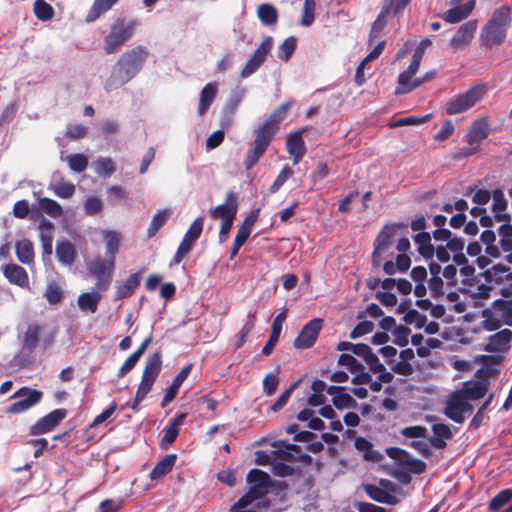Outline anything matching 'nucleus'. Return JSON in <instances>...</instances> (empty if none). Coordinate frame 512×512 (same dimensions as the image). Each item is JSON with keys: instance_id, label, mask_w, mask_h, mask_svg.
I'll return each mask as SVG.
<instances>
[{"instance_id": "nucleus-64", "label": "nucleus", "mask_w": 512, "mask_h": 512, "mask_svg": "<svg viewBox=\"0 0 512 512\" xmlns=\"http://www.w3.org/2000/svg\"><path fill=\"white\" fill-rule=\"evenodd\" d=\"M251 497V494H245L230 508V512H251L249 506L255 501Z\"/></svg>"}, {"instance_id": "nucleus-37", "label": "nucleus", "mask_w": 512, "mask_h": 512, "mask_svg": "<svg viewBox=\"0 0 512 512\" xmlns=\"http://www.w3.org/2000/svg\"><path fill=\"white\" fill-rule=\"evenodd\" d=\"M434 436L430 438V443L438 449L446 446V440L452 437L450 428L442 423L434 424L432 427Z\"/></svg>"}, {"instance_id": "nucleus-16", "label": "nucleus", "mask_w": 512, "mask_h": 512, "mask_svg": "<svg viewBox=\"0 0 512 512\" xmlns=\"http://www.w3.org/2000/svg\"><path fill=\"white\" fill-rule=\"evenodd\" d=\"M478 27L477 20H469L463 23L452 36L449 46L452 51L465 49L470 45Z\"/></svg>"}, {"instance_id": "nucleus-15", "label": "nucleus", "mask_w": 512, "mask_h": 512, "mask_svg": "<svg viewBox=\"0 0 512 512\" xmlns=\"http://www.w3.org/2000/svg\"><path fill=\"white\" fill-rule=\"evenodd\" d=\"M462 291L475 300H486L491 297L492 285L485 279L484 272L471 278L469 281H462Z\"/></svg>"}, {"instance_id": "nucleus-51", "label": "nucleus", "mask_w": 512, "mask_h": 512, "mask_svg": "<svg viewBox=\"0 0 512 512\" xmlns=\"http://www.w3.org/2000/svg\"><path fill=\"white\" fill-rule=\"evenodd\" d=\"M57 197L68 199L75 193V185L69 182L60 181L50 184L48 187Z\"/></svg>"}, {"instance_id": "nucleus-36", "label": "nucleus", "mask_w": 512, "mask_h": 512, "mask_svg": "<svg viewBox=\"0 0 512 512\" xmlns=\"http://www.w3.org/2000/svg\"><path fill=\"white\" fill-rule=\"evenodd\" d=\"M41 327L36 325V324H32V325H29L27 330L25 331L24 335H23V340H22V349L24 351H27V352H32L38 345L39 343V337H40V334H41Z\"/></svg>"}, {"instance_id": "nucleus-22", "label": "nucleus", "mask_w": 512, "mask_h": 512, "mask_svg": "<svg viewBox=\"0 0 512 512\" xmlns=\"http://www.w3.org/2000/svg\"><path fill=\"white\" fill-rule=\"evenodd\" d=\"M302 134V130L291 133L286 142V148L292 157L293 164H298L306 153V146Z\"/></svg>"}, {"instance_id": "nucleus-31", "label": "nucleus", "mask_w": 512, "mask_h": 512, "mask_svg": "<svg viewBox=\"0 0 512 512\" xmlns=\"http://www.w3.org/2000/svg\"><path fill=\"white\" fill-rule=\"evenodd\" d=\"M493 206L492 212L494 219L497 222L510 221V217L505 213L507 209V200L504 197L503 191L496 189L492 192Z\"/></svg>"}, {"instance_id": "nucleus-50", "label": "nucleus", "mask_w": 512, "mask_h": 512, "mask_svg": "<svg viewBox=\"0 0 512 512\" xmlns=\"http://www.w3.org/2000/svg\"><path fill=\"white\" fill-rule=\"evenodd\" d=\"M257 15L264 25H273L278 19V12L276 8L268 3L261 4L258 7Z\"/></svg>"}, {"instance_id": "nucleus-43", "label": "nucleus", "mask_w": 512, "mask_h": 512, "mask_svg": "<svg viewBox=\"0 0 512 512\" xmlns=\"http://www.w3.org/2000/svg\"><path fill=\"white\" fill-rule=\"evenodd\" d=\"M100 299L101 295L98 292L92 291L79 295L77 303L82 311H90L91 313H95L97 311Z\"/></svg>"}, {"instance_id": "nucleus-48", "label": "nucleus", "mask_w": 512, "mask_h": 512, "mask_svg": "<svg viewBox=\"0 0 512 512\" xmlns=\"http://www.w3.org/2000/svg\"><path fill=\"white\" fill-rule=\"evenodd\" d=\"M39 209L48 216L57 219L63 215L62 206L55 200L47 197L38 200Z\"/></svg>"}, {"instance_id": "nucleus-32", "label": "nucleus", "mask_w": 512, "mask_h": 512, "mask_svg": "<svg viewBox=\"0 0 512 512\" xmlns=\"http://www.w3.org/2000/svg\"><path fill=\"white\" fill-rule=\"evenodd\" d=\"M217 92L218 88L215 82H210L206 84L204 88L201 90L198 105V114L200 116L206 113V111L216 98Z\"/></svg>"}, {"instance_id": "nucleus-12", "label": "nucleus", "mask_w": 512, "mask_h": 512, "mask_svg": "<svg viewBox=\"0 0 512 512\" xmlns=\"http://www.w3.org/2000/svg\"><path fill=\"white\" fill-rule=\"evenodd\" d=\"M147 56V49L139 46L125 52L116 63L127 71L131 78H134L141 70Z\"/></svg>"}, {"instance_id": "nucleus-28", "label": "nucleus", "mask_w": 512, "mask_h": 512, "mask_svg": "<svg viewBox=\"0 0 512 512\" xmlns=\"http://www.w3.org/2000/svg\"><path fill=\"white\" fill-rule=\"evenodd\" d=\"M286 317H287V311H282L280 314H278L275 317L273 324H272V329H271L269 339L262 349V354L264 356H268L271 354L274 346L276 345V343L279 339V336H280V333L282 330V325H283V322L285 321Z\"/></svg>"}, {"instance_id": "nucleus-2", "label": "nucleus", "mask_w": 512, "mask_h": 512, "mask_svg": "<svg viewBox=\"0 0 512 512\" xmlns=\"http://www.w3.org/2000/svg\"><path fill=\"white\" fill-rule=\"evenodd\" d=\"M511 22V9L508 6H501L495 9L488 22L480 31V46L485 49L501 46L505 42Z\"/></svg>"}, {"instance_id": "nucleus-55", "label": "nucleus", "mask_w": 512, "mask_h": 512, "mask_svg": "<svg viewBox=\"0 0 512 512\" xmlns=\"http://www.w3.org/2000/svg\"><path fill=\"white\" fill-rule=\"evenodd\" d=\"M34 13L38 19L47 21L52 18L54 11L44 0H36L34 3Z\"/></svg>"}, {"instance_id": "nucleus-20", "label": "nucleus", "mask_w": 512, "mask_h": 512, "mask_svg": "<svg viewBox=\"0 0 512 512\" xmlns=\"http://www.w3.org/2000/svg\"><path fill=\"white\" fill-rule=\"evenodd\" d=\"M247 481L250 484V490L247 494H251L252 500H258L266 492L271 485L269 475L259 469H252L247 475Z\"/></svg>"}, {"instance_id": "nucleus-18", "label": "nucleus", "mask_w": 512, "mask_h": 512, "mask_svg": "<svg viewBox=\"0 0 512 512\" xmlns=\"http://www.w3.org/2000/svg\"><path fill=\"white\" fill-rule=\"evenodd\" d=\"M237 198L233 192L226 195L225 202L209 209V216L221 222L234 220L237 213Z\"/></svg>"}, {"instance_id": "nucleus-62", "label": "nucleus", "mask_w": 512, "mask_h": 512, "mask_svg": "<svg viewBox=\"0 0 512 512\" xmlns=\"http://www.w3.org/2000/svg\"><path fill=\"white\" fill-rule=\"evenodd\" d=\"M512 499V490H503L497 494L489 504L491 510H498Z\"/></svg>"}, {"instance_id": "nucleus-60", "label": "nucleus", "mask_w": 512, "mask_h": 512, "mask_svg": "<svg viewBox=\"0 0 512 512\" xmlns=\"http://www.w3.org/2000/svg\"><path fill=\"white\" fill-rule=\"evenodd\" d=\"M299 385V381H296L294 383H292L282 394L281 396L277 399V401L272 405L271 407V410L273 412H278L279 410H281L288 402V400L290 399L293 391L298 387Z\"/></svg>"}, {"instance_id": "nucleus-24", "label": "nucleus", "mask_w": 512, "mask_h": 512, "mask_svg": "<svg viewBox=\"0 0 512 512\" xmlns=\"http://www.w3.org/2000/svg\"><path fill=\"white\" fill-rule=\"evenodd\" d=\"M186 418L185 413H181L175 418L169 421V424L163 430V437L161 439L160 445L163 449H167L171 444L176 440L181 425L184 423Z\"/></svg>"}, {"instance_id": "nucleus-53", "label": "nucleus", "mask_w": 512, "mask_h": 512, "mask_svg": "<svg viewBox=\"0 0 512 512\" xmlns=\"http://www.w3.org/2000/svg\"><path fill=\"white\" fill-rule=\"evenodd\" d=\"M69 168L77 173L83 172L88 166V158L83 154H70L65 158Z\"/></svg>"}, {"instance_id": "nucleus-19", "label": "nucleus", "mask_w": 512, "mask_h": 512, "mask_svg": "<svg viewBox=\"0 0 512 512\" xmlns=\"http://www.w3.org/2000/svg\"><path fill=\"white\" fill-rule=\"evenodd\" d=\"M65 409H55L38 422H36L30 429L32 435H42L54 430L59 423L66 417Z\"/></svg>"}, {"instance_id": "nucleus-9", "label": "nucleus", "mask_w": 512, "mask_h": 512, "mask_svg": "<svg viewBox=\"0 0 512 512\" xmlns=\"http://www.w3.org/2000/svg\"><path fill=\"white\" fill-rule=\"evenodd\" d=\"M115 261L111 258H96L89 265V272L97 279L98 290L106 291L110 286L114 271Z\"/></svg>"}, {"instance_id": "nucleus-3", "label": "nucleus", "mask_w": 512, "mask_h": 512, "mask_svg": "<svg viewBox=\"0 0 512 512\" xmlns=\"http://www.w3.org/2000/svg\"><path fill=\"white\" fill-rule=\"evenodd\" d=\"M138 23L136 20L126 21L117 19L110 27L109 34L104 39V50L107 54L118 52L121 47L132 37Z\"/></svg>"}, {"instance_id": "nucleus-33", "label": "nucleus", "mask_w": 512, "mask_h": 512, "mask_svg": "<svg viewBox=\"0 0 512 512\" xmlns=\"http://www.w3.org/2000/svg\"><path fill=\"white\" fill-rule=\"evenodd\" d=\"M192 364L186 365L180 373L174 379L172 385L167 389L163 399H162V407H165L168 403L174 400L177 395L179 387L186 380L189 373L191 372Z\"/></svg>"}, {"instance_id": "nucleus-21", "label": "nucleus", "mask_w": 512, "mask_h": 512, "mask_svg": "<svg viewBox=\"0 0 512 512\" xmlns=\"http://www.w3.org/2000/svg\"><path fill=\"white\" fill-rule=\"evenodd\" d=\"M321 328V319H313L309 321L307 324H305L298 337L295 339L294 346L299 349H306L311 347L316 341Z\"/></svg>"}, {"instance_id": "nucleus-61", "label": "nucleus", "mask_w": 512, "mask_h": 512, "mask_svg": "<svg viewBox=\"0 0 512 512\" xmlns=\"http://www.w3.org/2000/svg\"><path fill=\"white\" fill-rule=\"evenodd\" d=\"M315 6V0H304L302 26L309 27L313 23Z\"/></svg>"}, {"instance_id": "nucleus-44", "label": "nucleus", "mask_w": 512, "mask_h": 512, "mask_svg": "<svg viewBox=\"0 0 512 512\" xmlns=\"http://www.w3.org/2000/svg\"><path fill=\"white\" fill-rule=\"evenodd\" d=\"M16 255L18 260L29 265L34 259L33 244L27 239L17 241L15 244Z\"/></svg>"}, {"instance_id": "nucleus-35", "label": "nucleus", "mask_w": 512, "mask_h": 512, "mask_svg": "<svg viewBox=\"0 0 512 512\" xmlns=\"http://www.w3.org/2000/svg\"><path fill=\"white\" fill-rule=\"evenodd\" d=\"M119 0H94L86 15V22L96 21L103 13L109 11Z\"/></svg>"}, {"instance_id": "nucleus-47", "label": "nucleus", "mask_w": 512, "mask_h": 512, "mask_svg": "<svg viewBox=\"0 0 512 512\" xmlns=\"http://www.w3.org/2000/svg\"><path fill=\"white\" fill-rule=\"evenodd\" d=\"M56 255L58 260L64 265H71L76 257V250L69 241L58 243L56 247Z\"/></svg>"}, {"instance_id": "nucleus-5", "label": "nucleus", "mask_w": 512, "mask_h": 512, "mask_svg": "<svg viewBox=\"0 0 512 512\" xmlns=\"http://www.w3.org/2000/svg\"><path fill=\"white\" fill-rule=\"evenodd\" d=\"M161 357L159 353L151 355L147 361L143 371L142 380L136 391L135 399L132 404V409L136 410L140 402L146 397L150 391L155 379L157 378L161 369Z\"/></svg>"}, {"instance_id": "nucleus-6", "label": "nucleus", "mask_w": 512, "mask_h": 512, "mask_svg": "<svg viewBox=\"0 0 512 512\" xmlns=\"http://www.w3.org/2000/svg\"><path fill=\"white\" fill-rule=\"evenodd\" d=\"M401 224H389L383 227L374 243L373 263L380 265L382 260L391 256L393 239L396 236Z\"/></svg>"}, {"instance_id": "nucleus-10", "label": "nucleus", "mask_w": 512, "mask_h": 512, "mask_svg": "<svg viewBox=\"0 0 512 512\" xmlns=\"http://www.w3.org/2000/svg\"><path fill=\"white\" fill-rule=\"evenodd\" d=\"M42 395L41 391L23 387L13 394L12 398L17 400L7 408V411L12 414L22 413L39 403Z\"/></svg>"}, {"instance_id": "nucleus-30", "label": "nucleus", "mask_w": 512, "mask_h": 512, "mask_svg": "<svg viewBox=\"0 0 512 512\" xmlns=\"http://www.w3.org/2000/svg\"><path fill=\"white\" fill-rule=\"evenodd\" d=\"M7 280L20 287H26L29 283L28 274L25 269L17 264H8L3 269Z\"/></svg>"}, {"instance_id": "nucleus-49", "label": "nucleus", "mask_w": 512, "mask_h": 512, "mask_svg": "<svg viewBox=\"0 0 512 512\" xmlns=\"http://www.w3.org/2000/svg\"><path fill=\"white\" fill-rule=\"evenodd\" d=\"M414 241L418 246L419 253L425 258H431L434 254V247L431 244L430 234L420 232L414 236Z\"/></svg>"}, {"instance_id": "nucleus-58", "label": "nucleus", "mask_w": 512, "mask_h": 512, "mask_svg": "<svg viewBox=\"0 0 512 512\" xmlns=\"http://www.w3.org/2000/svg\"><path fill=\"white\" fill-rule=\"evenodd\" d=\"M96 172L100 176L109 177L115 171L114 163L111 158H98L95 161Z\"/></svg>"}, {"instance_id": "nucleus-23", "label": "nucleus", "mask_w": 512, "mask_h": 512, "mask_svg": "<svg viewBox=\"0 0 512 512\" xmlns=\"http://www.w3.org/2000/svg\"><path fill=\"white\" fill-rule=\"evenodd\" d=\"M475 5V0H469L462 5H453L454 7L447 10L442 15V18L447 23H458L470 16L475 8Z\"/></svg>"}, {"instance_id": "nucleus-45", "label": "nucleus", "mask_w": 512, "mask_h": 512, "mask_svg": "<svg viewBox=\"0 0 512 512\" xmlns=\"http://www.w3.org/2000/svg\"><path fill=\"white\" fill-rule=\"evenodd\" d=\"M106 244V258L113 259L119 250L120 234L116 231L105 230L102 232Z\"/></svg>"}, {"instance_id": "nucleus-54", "label": "nucleus", "mask_w": 512, "mask_h": 512, "mask_svg": "<svg viewBox=\"0 0 512 512\" xmlns=\"http://www.w3.org/2000/svg\"><path fill=\"white\" fill-rule=\"evenodd\" d=\"M355 447L359 451L364 452V457L367 460L376 462L380 459V454L372 450L370 442L362 437H358L355 439Z\"/></svg>"}, {"instance_id": "nucleus-63", "label": "nucleus", "mask_w": 512, "mask_h": 512, "mask_svg": "<svg viewBox=\"0 0 512 512\" xmlns=\"http://www.w3.org/2000/svg\"><path fill=\"white\" fill-rule=\"evenodd\" d=\"M338 364L348 367L352 373L358 372L363 368L362 364H360L351 354L347 353H343L339 356Z\"/></svg>"}, {"instance_id": "nucleus-25", "label": "nucleus", "mask_w": 512, "mask_h": 512, "mask_svg": "<svg viewBox=\"0 0 512 512\" xmlns=\"http://www.w3.org/2000/svg\"><path fill=\"white\" fill-rule=\"evenodd\" d=\"M512 338V332L509 329H503L489 337L485 346L487 352H503L508 349L509 342Z\"/></svg>"}, {"instance_id": "nucleus-14", "label": "nucleus", "mask_w": 512, "mask_h": 512, "mask_svg": "<svg viewBox=\"0 0 512 512\" xmlns=\"http://www.w3.org/2000/svg\"><path fill=\"white\" fill-rule=\"evenodd\" d=\"M473 406L467 402L457 391L452 393L446 401L445 415L456 423L465 420V414L471 413Z\"/></svg>"}, {"instance_id": "nucleus-57", "label": "nucleus", "mask_w": 512, "mask_h": 512, "mask_svg": "<svg viewBox=\"0 0 512 512\" xmlns=\"http://www.w3.org/2000/svg\"><path fill=\"white\" fill-rule=\"evenodd\" d=\"M296 49V39L289 37L279 46L278 57L283 61H288Z\"/></svg>"}, {"instance_id": "nucleus-17", "label": "nucleus", "mask_w": 512, "mask_h": 512, "mask_svg": "<svg viewBox=\"0 0 512 512\" xmlns=\"http://www.w3.org/2000/svg\"><path fill=\"white\" fill-rule=\"evenodd\" d=\"M488 135H489L488 120L486 118H481V119L475 120L472 123V125L466 135L467 142L470 146H472V148L469 150H464L463 155L469 156V155H472L473 153H475L478 149L479 143L482 140H484L485 138H487Z\"/></svg>"}, {"instance_id": "nucleus-27", "label": "nucleus", "mask_w": 512, "mask_h": 512, "mask_svg": "<svg viewBox=\"0 0 512 512\" xmlns=\"http://www.w3.org/2000/svg\"><path fill=\"white\" fill-rule=\"evenodd\" d=\"M386 452L389 457L396 459L400 462L406 463L409 466V468L415 473H422L426 468V465L423 461L410 459L407 452L400 448L391 447L388 448Z\"/></svg>"}, {"instance_id": "nucleus-26", "label": "nucleus", "mask_w": 512, "mask_h": 512, "mask_svg": "<svg viewBox=\"0 0 512 512\" xmlns=\"http://www.w3.org/2000/svg\"><path fill=\"white\" fill-rule=\"evenodd\" d=\"M131 79L132 78L127 71L116 63L112 68L110 76L105 81L104 89L107 92L114 91L129 82Z\"/></svg>"}, {"instance_id": "nucleus-56", "label": "nucleus", "mask_w": 512, "mask_h": 512, "mask_svg": "<svg viewBox=\"0 0 512 512\" xmlns=\"http://www.w3.org/2000/svg\"><path fill=\"white\" fill-rule=\"evenodd\" d=\"M203 230V217L196 218L193 223L190 225L189 229L185 233L183 239L195 243V241L200 237Z\"/></svg>"}, {"instance_id": "nucleus-41", "label": "nucleus", "mask_w": 512, "mask_h": 512, "mask_svg": "<svg viewBox=\"0 0 512 512\" xmlns=\"http://www.w3.org/2000/svg\"><path fill=\"white\" fill-rule=\"evenodd\" d=\"M176 455H165L150 472L151 480H158L166 475L174 466Z\"/></svg>"}, {"instance_id": "nucleus-59", "label": "nucleus", "mask_w": 512, "mask_h": 512, "mask_svg": "<svg viewBox=\"0 0 512 512\" xmlns=\"http://www.w3.org/2000/svg\"><path fill=\"white\" fill-rule=\"evenodd\" d=\"M292 175V169L290 168L289 165L286 164L276 177L274 183L271 185L269 189L270 193H276Z\"/></svg>"}, {"instance_id": "nucleus-4", "label": "nucleus", "mask_w": 512, "mask_h": 512, "mask_svg": "<svg viewBox=\"0 0 512 512\" xmlns=\"http://www.w3.org/2000/svg\"><path fill=\"white\" fill-rule=\"evenodd\" d=\"M487 93V87L484 84H477L468 90L452 97L447 105L448 115L464 113L475 106Z\"/></svg>"}, {"instance_id": "nucleus-40", "label": "nucleus", "mask_w": 512, "mask_h": 512, "mask_svg": "<svg viewBox=\"0 0 512 512\" xmlns=\"http://www.w3.org/2000/svg\"><path fill=\"white\" fill-rule=\"evenodd\" d=\"M140 283L137 274L130 275L122 284L118 285L115 292V300L124 299L134 293Z\"/></svg>"}, {"instance_id": "nucleus-52", "label": "nucleus", "mask_w": 512, "mask_h": 512, "mask_svg": "<svg viewBox=\"0 0 512 512\" xmlns=\"http://www.w3.org/2000/svg\"><path fill=\"white\" fill-rule=\"evenodd\" d=\"M419 55V53L417 55H413L409 67L399 75V85H407L409 80L417 73L422 60L419 58Z\"/></svg>"}, {"instance_id": "nucleus-34", "label": "nucleus", "mask_w": 512, "mask_h": 512, "mask_svg": "<svg viewBox=\"0 0 512 512\" xmlns=\"http://www.w3.org/2000/svg\"><path fill=\"white\" fill-rule=\"evenodd\" d=\"M486 391V385L481 382L467 383L462 389L457 390L467 402L484 397Z\"/></svg>"}, {"instance_id": "nucleus-8", "label": "nucleus", "mask_w": 512, "mask_h": 512, "mask_svg": "<svg viewBox=\"0 0 512 512\" xmlns=\"http://www.w3.org/2000/svg\"><path fill=\"white\" fill-rule=\"evenodd\" d=\"M274 450L270 453L258 451L257 455V463L260 465H273L274 462L278 460H283L285 462H290L294 460V455L292 452L299 453L300 447L297 445L288 444L285 442H274L272 444Z\"/></svg>"}, {"instance_id": "nucleus-29", "label": "nucleus", "mask_w": 512, "mask_h": 512, "mask_svg": "<svg viewBox=\"0 0 512 512\" xmlns=\"http://www.w3.org/2000/svg\"><path fill=\"white\" fill-rule=\"evenodd\" d=\"M344 390V387L330 386L327 388V393L332 396V402L338 409L355 407L357 405L355 399Z\"/></svg>"}, {"instance_id": "nucleus-7", "label": "nucleus", "mask_w": 512, "mask_h": 512, "mask_svg": "<svg viewBox=\"0 0 512 512\" xmlns=\"http://www.w3.org/2000/svg\"><path fill=\"white\" fill-rule=\"evenodd\" d=\"M482 315L486 318V326L490 330L496 329L500 321L512 326V300L497 299L492 303L491 309L483 310Z\"/></svg>"}, {"instance_id": "nucleus-11", "label": "nucleus", "mask_w": 512, "mask_h": 512, "mask_svg": "<svg viewBox=\"0 0 512 512\" xmlns=\"http://www.w3.org/2000/svg\"><path fill=\"white\" fill-rule=\"evenodd\" d=\"M273 47V38L266 36L263 38L261 44L254 51L252 56L245 63L241 70V77L248 78L255 73L259 67L265 62L267 55L270 53Z\"/></svg>"}, {"instance_id": "nucleus-13", "label": "nucleus", "mask_w": 512, "mask_h": 512, "mask_svg": "<svg viewBox=\"0 0 512 512\" xmlns=\"http://www.w3.org/2000/svg\"><path fill=\"white\" fill-rule=\"evenodd\" d=\"M485 279L490 285L495 284L501 287L504 296L512 294V271L504 265H494L484 272Z\"/></svg>"}, {"instance_id": "nucleus-39", "label": "nucleus", "mask_w": 512, "mask_h": 512, "mask_svg": "<svg viewBox=\"0 0 512 512\" xmlns=\"http://www.w3.org/2000/svg\"><path fill=\"white\" fill-rule=\"evenodd\" d=\"M39 230L43 250L46 254L50 255L52 253L54 225L49 220L43 218L39 224Z\"/></svg>"}, {"instance_id": "nucleus-42", "label": "nucleus", "mask_w": 512, "mask_h": 512, "mask_svg": "<svg viewBox=\"0 0 512 512\" xmlns=\"http://www.w3.org/2000/svg\"><path fill=\"white\" fill-rule=\"evenodd\" d=\"M172 215L171 209H163L157 211L152 220L151 223L147 229V236L149 238L153 237L169 220V218Z\"/></svg>"}, {"instance_id": "nucleus-38", "label": "nucleus", "mask_w": 512, "mask_h": 512, "mask_svg": "<svg viewBox=\"0 0 512 512\" xmlns=\"http://www.w3.org/2000/svg\"><path fill=\"white\" fill-rule=\"evenodd\" d=\"M365 362L369 366V369L371 370V372L379 375V379L382 382H385V383L392 382V380L394 378L393 374L386 371L384 365L382 363H380L378 357L374 353L369 354L368 357L365 359Z\"/></svg>"}, {"instance_id": "nucleus-46", "label": "nucleus", "mask_w": 512, "mask_h": 512, "mask_svg": "<svg viewBox=\"0 0 512 512\" xmlns=\"http://www.w3.org/2000/svg\"><path fill=\"white\" fill-rule=\"evenodd\" d=\"M364 490L367 495L376 502L386 504H394L396 502L394 495L375 485L367 484L364 486Z\"/></svg>"}, {"instance_id": "nucleus-1", "label": "nucleus", "mask_w": 512, "mask_h": 512, "mask_svg": "<svg viewBox=\"0 0 512 512\" xmlns=\"http://www.w3.org/2000/svg\"><path fill=\"white\" fill-rule=\"evenodd\" d=\"M291 106L292 101L281 104L268 116L261 127L255 131L256 138L252 147L247 151L245 159V167L247 170H250L263 156L273 135L278 130V125L285 119Z\"/></svg>"}]
</instances>
